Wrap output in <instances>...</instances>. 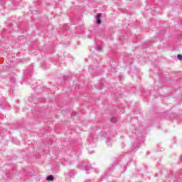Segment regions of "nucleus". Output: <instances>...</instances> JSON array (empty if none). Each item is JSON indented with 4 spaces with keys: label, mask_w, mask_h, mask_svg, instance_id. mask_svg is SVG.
I'll list each match as a JSON object with an SVG mask.
<instances>
[{
    "label": "nucleus",
    "mask_w": 182,
    "mask_h": 182,
    "mask_svg": "<svg viewBox=\"0 0 182 182\" xmlns=\"http://www.w3.org/2000/svg\"><path fill=\"white\" fill-rule=\"evenodd\" d=\"M88 141H90V143H95V141H97V136L96 134H91L88 139Z\"/></svg>",
    "instance_id": "f257e3e1"
},
{
    "label": "nucleus",
    "mask_w": 182,
    "mask_h": 182,
    "mask_svg": "<svg viewBox=\"0 0 182 182\" xmlns=\"http://www.w3.org/2000/svg\"><path fill=\"white\" fill-rule=\"evenodd\" d=\"M112 69H113V70H114L115 68H112Z\"/></svg>",
    "instance_id": "f3484780"
},
{
    "label": "nucleus",
    "mask_w": 182,
    "mask_h": 182,
    "mask_svg": "<svg viewBox=\"0 0 182 182\" xmlns=\"http://www.w3.org/2000/svg\"><path fill=\"white\" fill-rule=\"evenodd\" d=\"M123 76V75L122 73L119 74V80H122V77Z\"/></svg>",
    "instance_id": "4468645a"
},
{
    "label": "nucleus",
    "mask_w": 182,
    "mask_h": 182,
    "mask_svg": "<svg viewBox=\"0 0 182 182\" xmlns=\"http://www.w3.org/2000/svg\"><path fill=\"white\" fill-rule=\"evenodd\" d=\"M85 167V171H89L90 170H92V166L90 164H87V165H84Z\"/></svg>",
    "instance_id": "39448f33"
},
{
    "label": "nucleus",
    "mask_w": 182,
    "mask_h": 182,
    "mask_svg": "<svg viewBox=\"0 0 182 182\" xmlns=\"http://www.w3.org/2000/svg\"><path fill=\"white\" fill-rule=\"evenodd\" d=\"M96 22L97 25H100V23H102V19L100 18V16L99 14H97L96 16Z\"/></svg>",
    "instance_id": "f03ea898"
},
{
    "label": "nucleus",
    "mask_w": 182,
    "mask_h": 182,
    "mask_svg": "<svg viewBox=\"0 0 182 182\" xmlns=\"http://www.w3.org/2000/svg\"><path fill=\"white\" fill-rule=\"evenodd\" d=\"M91 149L92 148L90 146L88 148V151H89L90 154H92V153H93V151H91Z\"/></svg>",
    "instance_id": "ddd939ff"
},
{
    "label": "nucleus",
    "mask_w": 182,
    "mask_h": 182,
    "mask_svg": "<svg viewBox=\"0 0 182 182\" xmlns=\"http://www.w3.org/2000/svg\"><path fill=\"white\" fill-rule=\"evenodd\" d=\"M97 50H98V52H100V50H102V46H98L97 47Z\"/></svg>",
    "instance_id": "9b49d317"
},
{
    "label": "nucleus",
    "mask_w": 182,
    "mask_h": 182,
    "mask_svg": "<svg viewBox=\"0 0 182 182\" xmlns=\"http://www.w3.org/2000/svg\"><path fill=\"white\" fill-rule=\"evenodd\" d=\"M178 59L179 60H182V55L181 54H178V56H177Z\"/></svg>",
    "instance_id": "9d476101"
},
{
    "label": "nucleus",
    "mask_w": 182,
    "mask_h": 182,
    "mask_svg": "<svg viewBox=\"0 0 182 182\" xmlns=\"http://www.w3.org/2000/svg\"><path fill=\"white\" fill-rule=\"evenodd\" d=\"M9 9H14L12 7H10Z\"/></svg>",
    "instance_id": "dca6fc26"
},
{
    "label": "nucleus",
    "mask_w": 182,
    "mask_h": 182,
    "mask_svg": "<svg viewBox=\"0 0 182 182\" xmlns=\"http://www.w3.org/2000/svg\"><path fill=\"white\" fill-rule=\"evenodd\" d=\"M0 106L1 107V109H8V103L5 102V103H0Z\"/></svg>",
    "instance_id": "20e7f679"
},
{
    "label": "nucleus",
    "mask_w": 182,
    "mask_h": 182,
    "mask_svg": "<svg viewBox=\"0 0 182 182\" xmlns=\"http://www.w3.org/2000/svg\"><path fill=\"white\" fill-rule=\"evenodd\" d=\"M32 72V69H31L30 70H29V73H31Z\"/></svg>",
    "instance_id": "2eb2a0df"
},
{
    "label": "nucleus",
    "mask_w": 182,
    "mask_h": 182,
    "mask_svg": "<svg viewBox=\"0 0 182 182\" xmlns=\"http://www.w3.org/2000/svg\"><path fill=\"white\" fill-rule=\"evenodd\" d=\"M101 136L102 137H107V133H106L105 132H101Z\"/></svg>",
    "instance_id": "0eeeda50"
},
{
    "label": "nucleus",
    "mask_w": 182,
    "mask_h": 182,
    "mask_svg": "<svg viewBox=\"0 0 182 182\" xmlns=\"http://www.w3.org/2000/svg\"><path fill=\"white\" fill-rule=\"evenodd\" d=\"M47 181H53L55 180V177H53V175H49L46 178Z\"/></svg>",
    "instance_id": "7ed1b4c3"
},
{
    "label": "nucleus",
    "mask_w": 182,
    "mask_h": 182,
    "mask_svg": "<svg viewBox=\"0 0 182 182\" xmlns=\"http://www.w3.org/2000/svg\"><path fill=\"white\" fill-rule=\"evenodd\" d=\"M107 146H112V143H111V140H110V139H107Z\"/></svg>",
    "instance_id": "1a4fd4ad"
},
{
    "label": "nucleus",
    "mask_w": 182,
    "mask_h": 182,
    "mask_svg": "<svg viewBox=\"0 0 182 182\" xmlns=\"http://www.w3.org/2000/svg\"><path fill=\"white\" fill-rule=\"evenodd\" d=\"M112 123H116L117 122V119L116 117L111 118Z\"/></svg>",
    "instance_id": "6e6552de"
},
{
    "label": "nucleus",
    "mask_w": 182,
    "mask_h": 182,
    "mask_svg": "<svg viewBox=\"0 0 182 182\" xmlns=\"http://www.w3.org/2000/svg\"><path fill=\"white\" fill-rule=\"evenodd\" d=\"M10 82H11V83H15L16 82V79H15V77H11Z\"/></svg>",
    "instance_id": "423d86ee"
},
{
    "label": "nucleus",
    "mask_w": 182,
    "mask_h": 182,
    "mask_svg": "<svg viewBox=\"0 0 182 182\" xmlns=\"http://www.w3.org/2000/svg\"><path fill=\"white\" fill-rule=\"evenodd\" d=\"M134 149H136V146H134Z\"/></svg>",
    "instance_id": "a211bd4d"
},
{
    "label": "nucleus",
    "mask_w": 182,
    "mask_h": 182,
    "mask_svg": "<svg viewBox=\"0 0 182 182\" xmlns=\"http://www.w3.org/2000/svg\"><path fill=\"white\" fill-rule=\"evenodd\" d=\"M9 2L11 3L10 5H15V3H14V1H6V4H9Z\"/></svg>",
    "instance_id": "f8f14e48"
}]
</instances>
